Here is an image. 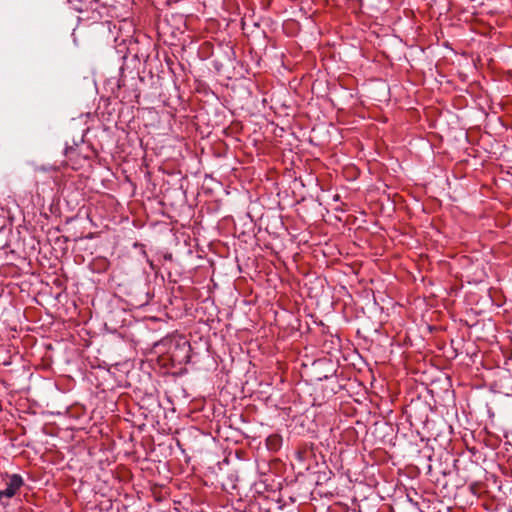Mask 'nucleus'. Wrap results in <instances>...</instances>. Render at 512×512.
Listing matches in <instances>:
<instances>
[{
    "instance_id": "nucleus-4",
    "label": "nucleus",
    "mask_w": 512,
    "mask_h": 512,
    "mask_svg": "<svg viewBox=\"0 0 512 512\" xmlns=\"http://www.w3.org/2000/svg\"><path fill=\"white\" fill-rule=\"evenodd\" d=\"M6 498V492L5 490H0V502L2 501L3 498Z\"/></svg>"
},
{
    "instance_id": "nucleus-2",
    "label": "nucleus",
    "mask_w": 512,
    "mask_h": 512,
    "mask_svg": "<svg viewBox=\"0 0 512 512\" xmlns=\"http://www.w3.org/2000/svg\"><path fill=\"white\" fill-rule=\"evenodd\" d=\"M278 442H279V437L278 436H270L268 438V445L271 448L277 449L278 448Z\"/></svg>"
},
{
    "instance_id": "nucleus-1",
    "label": "nucleus",
    "mask_w": 512,
    "mask_h": 512,
    "mask_svg": "<svg viewBox=\"0 0 512 512\" xmlns=\"http://www.w3.org/2000/svg\"><path fill=\"white\" fill-rule=\"evenodd\" d=\"M6 498L10 499L14 497L20 488L24 485V480L19 474H6L5 475Z\"/></svg>"
},
{
    "instance_id": "nucleus-3",
    "label": "nucleus",
    "mask_w": 512,
    "mask_h": 512,
    "mask_svg": "<svg viewBox=\"0 0 512 512\" xmlns=\"http://www.w3.org/2000/svg\"><path fill=\"white\" fill-rule=\"evenodd\" d=\"M75 153H76V149L73 147H68L65 149V155L69 160H72Z\"/></svg>"
}]
</instances>
